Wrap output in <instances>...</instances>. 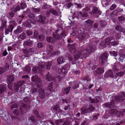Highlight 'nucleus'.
Segmentation results:
<instances>
[{
	"label": "nucleus",
	"mask_w": 125,
	"mask_h": 125,
	"mask_svg": "<svg viewBox=\"0 0 125 125\" xmlns=\"http://www.w3.org/2000/svg\"><path fill=\"white\" fill-rule=\"evenodd\" d=\"M57 27V29L55 31V33H53V36L55 39L60 40L62 37H64L66 36L67 32L65 31H63L60 33V32L63 29L62 26V25L58 24Z\"/></svg>",
	"instance_id": "nucleus-1"
},
{
	"label": "nucleus",
	"mask_w": 125,
	"mask_h": 125,
	"mask_svg": "<svg viewBox=\"0 0 125 125\" xmlns=\"http://www.w3.org/2000/svg\"><path fill=\"white\" fill-rule=\"evenodd\" d=\"M27 15V18H28V20L31 23L35 24L36 23V21L34 20L35 18V15L31 12L30 10L27 9L25 12Z\"/></svg>",
	"instance_id": "nucleus-2"
},
{
	"label": "nucleus",
	"mask_w": 125,
	"mask_h": 125,
	"mask_svg": "<svg viewBox=\"0 0 125 125\" xmlns=\"http://www.w3.org/2000/svg\"><path fill=\"white\" fill-rule=\"evenodd\" d=\"M90 10V9L87 7H86L83 9L82 12H79V14L80 16L82 17H87L88 15L86 12Z\"/></svg>",
	"instance_id": "nucleus-3"
},
{
	"label": "nucleus",
	"mask_w": 125,
	"mask_h": 125,
	"mask_svg": "<svg viewBox=\"0 0 125 125\" xmlns=\"http://www.w3.org/2000/svg\"><path fill=\"white\" fill-rule=\"evenodd\" d=\"M46 17L41 14L39 15L37 17V22L42 24L45 23Z\"/></svg>",
	"instance_id": "nucleus-4"
},
{
	"label": "nucleus",
	"mask_w": 125,
	"mask_h": 125,
	"mask_svg": "<svg viewBox=\"0 0 125 125\" xmlns=\"http://www.w3.org/2000/svg\"><path fill=\"white\" fill-rule=\"evenodd\" d=\"M39 96L41 99H42L45 98V97L46 92L45 90L42 88L39 89Z\"/></svg>",
	"instance_id": "nucleus-5"
},
{
	"label": "nucleus",
	"mask_w": 125,
	"mask_h": 125,
	"mask_svg": "<svg viewBox=\"0 0 125 125\" xmlns=\"http://www.w3.org/2000/svg\"><path fill=\"white\" fill-rule=\"evenodd\" d=\"M115 99L117 101H123L124 100H125V93L122 92L121 95L118 96L115 98Z\"/></svg>",
	"instance_id": "nucleus-6"
},
{
	"label": "nucleus",
	"mask_w": 125,
	"mask_h": 125,
	"mask_svg": "<svg viewBox=\"0 0 125 125\" xmlns=\"http://www.w3.org/2000/svg\"><path fill=\"white\" fill-rule=\"evenodd\" d=\"M14 27V26L13 25H10L8 27H6L5 28V34H8L9 32H11Z\"/></svg>",
	"instance_id": "nucleus-7"
},
{
	"label": "nucleus",
	"mask_w": 125,
	"mask_h": 125,
	"mask_svg": "<svg viewBox=\"0 0 125 125\" xmlns=\"http://www.w3.org/2000/svg\"><path fill=\"white\" fill-rule=\"evenodd\" d=\"M91 45H90L89 46L87 47L86 49L83 50V52L85 51L87 53L93 52L94 51V49L92 48Z\"/></svg>",
	"instance_id": "nucleus-8"
},
{
	"label": "nucleus",
	"mask_w": 125,
	"mask_h": 125,
	"mask_svg": "<svg viewBox=\"0 0 125 125\" xmlns=\"http://www.w3.org/2000/svg\"><path fill=\"white\" fill-rule=\"evenodd\" d=\"M89 37V35L86 33H83L80 34L79 36V40L82 41L85 38Z\"/></svg>",
	"instance_id": "nucleus-9"
},
{
	"label": "nucleus",
	"mask_w": 125,
	"mask_h": 125,
	"mask_svg": "<svg viewBox=\"0 0 125 125\" xmlns=\"http://www.w3.org/2000/svg\"><path fill=\"white\" fill-rule=\"evenodd\" d=\"M45 78L46 80L50 82L52 81H55L54 78L52 76L50 73L48 72L45 75Z\"/></svg>",
	"instance_id": "nucleus-10"
},
{
	"label": "nucleus",
	"mask_w": 125,
	"mask_h": 125,
	"mask_svg": "<svg viewBox=\"0 0 125 125\" xmlns=\"http://www.w3.org/2000/svg\"><path fill=\"white\" fill-rule=\"evenodd\" d=\"M104 76L105 78H107L108 77L113 78L114 74L112 71L111 70H109L105 73L104 75Z\"/></svg>",
	"instance_id": "nucleus-11"
},
{
	"label": "nucleus",
	"mask_w": 125,
	"mask_h": 125,
	"mask_svg": "<svg viewBox=\"0 0 125 125\" xmlns=\"http://www.w3.org/2000/svg\"><path fill=\"white\" fill-rule=\"evenodd\" d=\"M53 109L58 113H61L62 111V110L60 109L59 105L57 104L54 105L53 106Z\"/></svg>",
	"instance_id": "nucleus-12"
},
{
	"label": "nucleus",
	"mask_w": 125,
	"mask_h": 125,
	"mask_svg": "<svg viewBox=\"0 0 125 125\" xmlns=\"http://www.w3.org/2000/svg\"><path fill=\"white\" fill-rule=\"evenodd\" d=\"M32 70L34 73H39L41 71L42 69L40 68V67L38 66L33 67Z\"/></svg>",
	"instance_id": "nucleus-13"
},
{
	"label": "nucleus",
	"mask_w": 125,
	"mask_h": 125,
	"mask_svg": "<svg viewBox=\"0 0 125 125\" xmlns=\"http://www.w3.org/2000/svg\"><path fill=\"white\" fill-rule=\"evenodd\" d=\"M32 81L33 82H41V80L39 78L38 76L37 75H35L32 76Z\"/></svg>",
	"instance_id": "nucleus-14"
},
{
	"label": "nucleus",
	"mask_w": 125,
	"mask_h": 125,
	"mask_svg": "<svg viewBox=\"0 0 125 125\" xmlns=\"http://www.w3.org/2000/svg\"><path fill=\"white\" fill-rule=\"evenodd\" d=\"M114 104V101L112 100L110 103L108 102L105 103L104 104V105L105 107L111 108L113 107Z\"/></svg>",
	"instance_id": "nucleus-15"
},
{
	"label": "nucleus",
	"mask_w": 125,
	"mask_h": 125,
	"mask_svg": "<svg viewBox=\"0 0 125 125\" xmlns=\"http://www.w3.org/2000/svg\"><path fill=\"white\" fill-rule=\"evenodd\" d=\"M33 41L29 40L24 42L23 43L24 46L26 45L28 46H31L33 44Z\"/></svg>",
	"instance_id": "nucleus-16"
},
{
	"label": "nucleus",
	"mask_w": 125,
	"mask_h": 125,
	"mask_svg": "<svg viewBox=\"0 0 125 125\" xmlns=\"http://www.w3.org/2000/svg\"><path fill=\"white\" fill-rule=\"evenodd\" d=\"M72 88L74 89L79 87V85L78 81H76L72 83Z\"/></svg>",
	"instance_id": "nucleus-17"
},
{
	"label": "nucleus",
	"mask_w": 125,
	"mask_h": 125,
	"mask_svg": "<svg viewBox=\"0 0 125 125\" xmlns=\"http://www.w3.org/2000/svg\"><path fill=\"white\" fill-rule=\"evenodd\" d=\"M81 113V115H85L88 113V109L84 107H83L80 108Z\"/></svg>",
	"instance_id": "nucleus-18"
},
{
	"label": "nucleus",
	"mask_w": 125,
	"mask_h": 125,
	"mask_svg": "<svg viewBox=\"0 0 125 125\" xmlns=\"http://www.w3.org/2000/svg\"><path fill=\"white\" fill-rule=\"evenodd\" d=\"M107 57V54L106 53H105L102 55V65L103 64V63L106 62Z\"/></svg>",
	"instance_id": "nucleus-19"
},
{
	"label": "nucleus",
	"mask_w": 125,
	"mask_h": 125,
	"mask_svg": "<svg viewBox=\"0 0 125 125\" xmlns=\"http://www.w3.org/2000/svg\"><path fill=\"white\" fill-rule=\"evenodd\" d=\"M6 89V87L4 85H0V93L2 94L5 92Z\"/></svg>",
	"instance_id": "nucleus-20"
},
{
	"label": "nucleus",
	"mask_w": 125,
	"mask_h": 125,
	"mask_svg": "<svg viewBox=\"0 0 125 125\" xmlns=\"http://www.w3.org/2000/svg\"><path fill=\"white\" fill-rule=\"evenodd\" d=\"M86 25L89 27H92L93 24L94 23L93 21L90 19H88L85 21Z\"/></svg>",
	"instance_id": "nucleus-21"
},
{
	"label": "nucleus",
	"mask_w": 125,
	"mask_h": 125,
	"mask_svg": "<svg viewBox=\"0 0 125 125\" xmlns=\"http://www.w3.org/2000/svg\"><path fill=\"white\" fill-rule=\"evenodd\" d=\"M57 39H55L51 37L48 36L46 38L47 41L48 42H53L55 41V40Z\"/></svg>",
	"instance_id": "nucleus-22"
},
{
	"label": "nucleus",
	"mask_w": 125,
	"mask_h": 125,
	"mask_svg": "<svg viewBox=\"0 0 125 125\" xmlns=\"http://www.w3.org/2000/svg\"><path fill=\"white\" fill-rule=\"evenodd\" d=\"M23 30V28L22 27L18 26L17 29L14 31V32L16 34H18L21 33Z\"/></svg>",
	"instance_id": "nucleus-23"
},
{
	"label": "nucleus",
	"mask_w": 125,
	"mask_h": 125,
	"mask_svg": "<svg viewBox=\"0 0 125 125\" xmlns=\"http://www.w3.org/2000/svg\"><path fill=\"white\" fill-rule=\"evenodd\" d=\"M65 75L64 74L62 75L61 73H60L59 75L57 76L56 78V80L58 81H60L64 77Z\"/></svg>",
	"instance_id": "nucleus-24"
},
{
	"label": "nucleus",
	"mask_w": 125,
	"mask_h": 125,
	"mask_svg": "<svg viewBox=\"0 0 125 125\" xmlns=\"http://www.w3.org/2000/svg\"><path fill=\"white\" fill-rule=\"evenodd\" d=\"M48 90L50 91H52L53 90V83L51 82L49 83L47 87Z\"/></svg>",
	"instance_id": "nucleus-25"
},
{
	"label": "nucleus",
	"mask_w": 125,
	"mask_h": 125,
	"mask_svg": "<svg viewBox=\"0 0 125 125\" xmlns=\"http://www.w3.org/2000/svg\"><path fill=\"white\" fill-rule=\"evenodd\" d=\"M27 19L26 21H25L23 23V25L29 28H30L31 27V23Z\"/></svg>",
	"instance_id": "nucleus-26"
},
{
	"label": "nucleus",
	"mask_w": 125,
	"mask_h": 125,
	"mask_svg": "<svg viewBox=\"0 0 125 125\" xmlns=\"http://www.w3.org/2000/svg\"><path fill=\"white\" fill-rule=\"evenodd\" d=\"M32 11L34 13H38L40 11V8H36L35 7L32 8H31Z\"/></svg>",
	"instance_id": "nucleus-27"
},
{
	"label": "nucleus",
	"mask_w": 125,
	"mask_h": 125,
	"mask_svg": "<svg viewBox=\"0 0 125 125\" xmlns=\"http://www.w3.org/2000/svg\"><path fill=\"white\" fill-rule=\"evenodd\" d=\"M7 21L5 20L2 21L1 23V25L0 27V30H1L3 29L5 26L6 25Z\"/></svg>",
	"instance_id": "nucleus-28"
},
{
	"label": "nucleus",
	"mask_w": 125,
	"mask_h": 125,
	"mask_svg": "<svg viewBox=\"0 0 125 125\" xmlns=\"http://www.w3.org/2000/svg\"><path fill=\"white\" fill-rule=\"evenodd\" d=\"M83 52L80 51L76 54L74 55V57L75 60L78 59L82 55Z\"/></svg>",
	"instance_id": "nucleus-29"
},
{
	"label": "nucleus",
	"mask_w": 125,
	"mask_h": 125,
	"mask_svg": "<svg viewBox=\"0 0 125 125\" xmlns=\"http://www.w3.org/2000/svg\"><path fill=\"white\" fill-rule=\"evenodd\" d=\"M75 44H69L68 45V48L69 49L70 52H71V50L75 48Z\"/></svg>",
	"instance_id": "nucleus-30"
},
{
	"label": "nucleus",
	"mask_w": 125,
	"mask_h": 125,
	"mask_svg": "<svg viewBox=\"0 0 125 125\" xmlns=\"http://www.w3.org/2000/svg\"><path fill=\"white\" fill-rule=\"evenodd\" d=\"M64 58L62 57H61L57 59L58 62L59 64H61L64 62Z\"/></svg>",
	"instance_id": "nucleus-31"
},
{
	"label": "nucleus",
	"mask_w": 125,
	"mask_h": 125,
	"mask_svg": "<svg viewBox=\"0 0 125 125\" xmlns=\"http://www.w3.org/2000/svg\"><path fill=\"white\" fill-rule=\"evenodd\" d=\"M31 67L30 66L27 65L24 68V71L25 72L29 73L31 71Z\"/></svg>",
	"instance_id": "nucleus-32"
},
{
	"label": "nucleus",
	"mask_w": 125,
	"mask_h": 125,
	"mask_svg": "<svg viewBox=\"0 0 125 125\" xmlns=\"http://www.w3.org/2000/svg\"><path fill=\"white\" fill-rule=\"evenodd\" d=\"M52 65V63L51 62H49L45 63V66L46 69H50V67Z\"/></svg>",
	"instance_id": "nucleus-33"
},
{
	"label": "nucleus",
	"mask_w": 125,
	"mask_h": 125,
	"mask_svg": "<svg viewBox=\"0 0 125 125\" xmlns=\"http://www.w3.org/2000/svg\"><path fill=\"white\" fill-rule=\"evenodd\" d=\"M33 34V38L35 39H37V37L38 36L39 33L37 30H34Z\"/></svg>",
	"instance_id": "nucleus-34"
},
{
	"label": "nucleus",
	"mask_w": 125,
	"mask_h": 125,
	"mask_svg": "<svg viewBox=\"0 0 125 125\" xmlns=\"http://www.w3.org/2000/svg\"><path fill=\"white\" fill-rule=\"evenodd\" d=\"M109 112L111 114H116L118 113V111L116 109H111L110 110Z\"/></svg>",
	"instance_id": "nucleus-35"
},
{
	"label": "nucleus",
	"mask_w": 125,
	"mask_h": 125,
	"mask_svg": "<svg viewBox=\"0 0 125 125\" xmlns=\"http://www.w3.org/2000/svg\"><path fill=\"white\" fill-rule=\"evenodd\" d=\"M89 100L91 103H97L99 101V100L97 99H93L91 97H89Z\"/></svg>",
	"instance_id": "nucleus-36"
},
{
	"label": "nucleus",
	"mask_w": 125,
	"mask_h": 125,
	"mask_svg": "<svg viewBox=\"0 0 125 125\" xmlns=\"http://www.w3.org/2000/svg\"><path fill=\"white\" fill-rule=\"evenodd\" d=\"M50 12L53 14L54 15L56 16H58V12L57 11L53 9H51L50 10Z\"/></svg>",
	"instance_id": "nucleus-37"
},
{
	"label": "nucleus",
	"mask_w": 125,
	"mask_h": 125,
	"mask_svg": "<svg viewBox=\"0 0 125 125\" xmlns=\"http://www.w3.org/2000/svg\"><path fill=\"white\" fill-rule=\"evenodd\" d=\"M22 52L24 53L25 55H28L29 54V52L28 49L27 48L24 47L22 49Z\"/></svg>",
	"instance_id": "nucleus-38"
},
{
	"label": "nucleus",
	"mask_w": 125,
	"mask_h": 125,
	"mask_svg": "<svg viewBox=\"0 0 125 125\" xmlns=\"http://www.w3.org/2000/svg\"><path fill=\"white\" fill-rule=\"evenodd\" d=\"M14 79V77L13 75L9 76L7 77L8 81L10 82H12Z\"/></svg>",
	"instance_id": "nucleus-39"
},
{
	"label": "nucleus",
	"mask_w": 125,
	"mask_h": 125,
	"mask_svg": "<svg viewBox=\"0 0 125 125\" xmlns=\"http://www.w3.org/2000/svg\"><path fill=\"white\" fill-rule=\"evenodd\" d=\"M63 122L62 120L59 119L56 120L55 123L56 125H61V123Z\"/></svg>",
	"instance_id": "nucleus-40"
},
{
	"label": "nucleus",
	"mask_w": 125,
	"mask_h": 125,
	"mask_svg": "<svg viewBox=\"0 0 125 125\" xmlns=\"http://www.w3.org/2000/svg\"><path fill=\"white\" fill-rule=\"evenodd\" d=\"M38 39L40 41H43L44 39V36L42 34H40L38 36Z\"/></svg>",
	"instance_id": "nucleus-41"
},
{
	"label": "nucleus",
	"mask_w": 125,
	"mask_h": 125,
	"mask_svg": "<svg viewBox=\"0 0 125 125\" xmlns=\"http://www.w3.org/2000/svg\"><path fill=\"white\" fill-rule=\"evenodd\" d=\"M53 48V46L50 45H48L47 46V49L49 52H51Z\"/></svg>",
	"instance_id": "nucleus-42"
},
{
	"label": "nucleus",
	"mask_w": 125,
	"mask_h": 125,
	"mask_svg": "<svg viewBox=\"0 0 125 125\" xmlns=\"http://www.w3.org/2000/svg\"><path fill=\"white\" fill-rule=\"evenodd\" d=\"M19 37L23 40L26 38V35L24 33H22L19 35Z\"/></svg>",
	"instance_id": "nucleus-43"
},
{
	"label": "nucleus",
	"mask_w": 125,
	"mask_h": 125,
	"mask_svg": "<svg viewBox=\"0 0 125 125\" xmlns=\"http://www.w3.org/2000/svg\"><path fill=\"white\" fill-rule=\"evenodd\" d=\"M25 82L23 81H20L16 83L19 86H22L24 84Z\"/></svg>",
	"instance_id": "nucleus-44"
},
{
	"label": "nucleus",
	"mask_w": 125,
	"mask_h": 125,
	"mask_svg": "<svg viewBox=\"0 0 125 125\" xmlns=\"http://www.w3.org/2000/svg\"><path fill=\"white\" fill-rule=\"evenodd\" d=\"M93 12L95 13H98L99 12V10L98 9L95 7H94L93 9L92 10Z\"/></svg>",
	"instance_id": "nucleus-45"
},
{
	"label": "nucleus",
	"mask_w": 125,
	"mask_h": 125,
	"mask_svg": "<svg viewBox=\"0 0 125 125\" xmlns=\"http://www.w3.org/2000/svg\"><path fill=\"white\" fill-rule=\"evenodd\" d=\"M115 29L116 31H122L123 28L120 26H116L115 27Z\"/></svg>",
	"instance_id": "nucleus-46"
},
{
	"label": "nucleus",
	"mask_w": 125,
	"mask_h": 125,
	"mask_svg": "<svg viewBox=\"0 0 125 125\" xmlns=\"http://www.w3.org/2000/svg\"><path fill=\"white\" fill-rule=\"evenodd\" d=\"M33 113L36 116V117L38 118H41V117L38 113L37 111L36 110H33Z\"/></svg>",
	"instance_id": "nucleus-47"
},
{
	"label": "nucleus",
	"mask_w": 125,
	"mask_h": 125,
	"mask_svg": "<svg viewBox=\"0 0 125 125\" xmlns=\"http://www.w3.org/2000/svg\"><path fill=\"white\" fill-rule=\"evenodd\" d=\"M109 53L111 55L115 57L117 55V52L114 51H110Z\"/></svg>",
	"instance_id": "nucleus-48"
},
{
	"label": "nucleus",
	"mask_w": 125,
	"mask_h": 125,
	"mask_svg": "<svg viewBox=\"0 0 125 125\" xmlns=\"http://www.w3.org/2000/svg\"><path fill=\"white\" fill-rule=\"evenodd\" d=\"M30 120L33 122H35L36 121V119L35 117L34 116H31L29 117V120Z\"/></svg>",
	"instance_id": "nucleus-49"
},
{
	"label": "nucleus",
	"mask_w": 125,
	"mask_h": 125,
	"mask_svg": "<svg viewBox=\"0 0 125 125\" xmlns=\"http://www.w3.org/2000/svg\"><path fill=\"white\" fill-rule=\"evenodd\" d=\"M94 109L95 108L92 105H91L90 107L88 108V112H92L93 111Z\"/></svg>",
	"instance_id": "nucleus-50"
},
{
	"label": "nucleus",
	"mask_w": 125,
	"mask_h": 125,
	"mask_svg": "<svg viewBox=\"0 0 125 125\" xmlns=\"http://www.w3.org/2000/svg\"><path fill=\"white\" fill-rule=\"evenodd\" d=\"M118 18L119 21H123L125 20L124 17L123 16H118Z\"/></svg>",
	"instance_id": "nucleus-51"
},
{
	"label": "nucleus",
	"mask_w": 125,
	"mask_h": 125,
	"mask_svg": "<svg viewBox=\"0 0 125 125\" xmlns=\"http://www.w3.org/2000/svg\"><path fill=\"white\" fill-rule=\"evenodd\" d=\"M21 9L20 7V6L18 5L13 10V11L16 12L17 11H19Z\"/></svg>",
	"instance_id": "nucleus-52"
},
{
	"label": "nucleus",
	"mask_w": 125,
	"mask_h": 125,
	"mask_svg": "<svg viewBox=\"0 0 125 125\" xmlns=\"http://www.w3.org/2000/svg\"><path fill=\"white\" fill-rule=\"evenodd\" d=\"M124 74V73L123 72H120L117 73H116V76L115 78H117V77L118 76H121L123 75Z\"/></svg>",
	"instance_id": "nucleus-53"
},
{
	"label": "nucleus",
	"mask_w": 125,
	"mask_h": 125,
	"mask_svg": "<svg viewBox=\"0 0 125 125\" xmlns=\"http://www.w3.org/2000/svg\"><path fill=\"white\" fill-rule=\"evenodd\" d=\"M110 40L111 39L110 38H107L105 40V42L107 45H109L110 43Z\"/></svg>",
	"instance_id": "nucleus-54"
},
{
	"label": "nucleus",
	"mask_w": 125,
	"mask_h": 125,
	"mask_svg": "<svg viewBox=\"0 0 125 125\" xmlns=\"http://www.w3.org/2000/svg\"><path fill=\"white\" fill-rule=\"evenodd\" d=\"M116 5L115 4H112L110 7L109 9L111 10H114L116 8Z\"/></svg>",
	"instance_id": "nucleus-55"
},
{
	"label": "nucleus",
	"mask_w": 125,
	"mask_h": 125,
	"mask_svg": "<svg viewBox=\"0 0 125 125\" xmlns=\"http://www.w3.org/2000/svg\"><path fill=\"white\" fill-rule=\"evenodd\" d=\"M21 106L24 109L27 110L28 107L27 104L24 103H22L21 104Z\"/></svg>",
	"instance_id": "nucleus-56"
},
{
	"label": "nucleus",
	"mask_w": 125,
	"mask_h": 125,
	"mask_svg": "<svg viewBox=\"0 0 125 125\" xmlns=\"http://www.w3.org/2000/svg\"><path fill=\"white\" fill-rule=\"evenodd\" d=\"M26 34L28 36L32 35L33 34L32 31L30 30H27L26 31Z\"/></svg>",
	"instance_id": "nucleus-57"
},
{
	"label": "nucleus",
	"mask_w": 125,
	"mask_h": 125,
	"mask_svg": "<svg viewBox=\"0 0 125 125\" xmlns=\"http://www.w3.org/2000/svg\"><path fill=\"white\" fill-rule=\"evenodd\" d=\"M44 43L42 42H40L37 44V46L39 48L42 47L44 46Z\"/></svg>",
	"instance_id": "nucleus-58"
},
{
	"label": "nucleus",
	"mask_w": 125,
	"mask_h": 125,
	"mask_svg": "<svg viewBox=\"0 0 125 125\" xmlns=\"http://www.w3.org/2000/svg\"><path fill=\"white\" fill-rule=\"evenodd\" d=\"M21 9H24L27 6L26 4L24 2L21 3Z\"/></svg>",
	"instance_id": "nucleus-59"
},
{
	"label": "nucleus",
	"mask_w": 125,
	"mask_h": 125,
	"mask_svg": "<svg viewBox=\"0 0 125 125\" xmlns=\"http://www.w3.org/2000/svg\"><path fill=\"white\" fill-rule=\"evenodd\" d=\"M35 50V48L33 47L30 48L28 49L29 52H30L31 53H34V52Z\"/></svg>",
	"instance_id": "nucleus-60"
},
{
	"label": "nucleus",
	"mask_w": 125,
	"mask_h": 125,
	"mask_svg": "<svg viewBox=\"0 0 125 125\" xmlns=\"http://www.w3.org/2000/svg\"><path fill=\"white\" fill-rule=\"evenodd\" d=\"M61 72L60 73H61L62 75L64 74L65 76V73H66L67 71L64 68H62L61 69Z\"/></svg>",
	"instance_id": "nucleus-61"
},
{
	"label": "nucleus",
	"mask_w": 125,
	"mask_h": 125,
	"mask_svg": "<svg viewBox=\"0 0 125 125\" xmlns=\"http://www.w3.org/2000/svg\"><path fill=\"white\" fill-rule=\"evenodd\" d=\"M20 86H19L17 84L15 83V84L14 86V89L15 91L16 92H17L19 90Z\"/></svg>",
	"instance_id": "nucleus-62"
},
{
	"label": "nucleus",
	"mask_w": 125,
	"mask_h": 125,
	"mask_svg": "<svg viewBox=\"0 0 125 125\" xmlns=\"http://www.w3.org/2000/svg\"><path fill=\"white\" fill-rule=\"evenodd\" d=\"M119 61L123 62L124 60H125V55H123L121 56L119 58Z\"/></svg>",
	"instance_id": "nucleus-63"
},
{
	"label": "nucleus",
	"mask_w": 125,
	"mask_h": 125,
	"mask_svg": "<svg viewBox=\"0 0 125 125\" xmlns=\"http://www.w3.org/2000/svg\"><path fill=\"white\" fill-rule=\"evenodd\" d=\"M5 71V69L3 67H0V74H2Z\"/></svg>",
	"instance_id": "nucleus-64"
}]
</instances>
